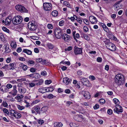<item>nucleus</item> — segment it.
Wrapping results in <instances>:
<instances>
[{"label":"nucleus","mask_w":127,"mask_h":127,"mask_svg":"<svg viewBox=\"0 0 127 127\" xmlns=\"http://www.w3.org/2000/svg\"><path fill=\"white\" fill-rule=\"evenodd\" d=\"M47 92V89L46 88H40V93H42Z\"/></svg>","instance_id":"30"},{"label":"nucleus","mask_w":127,"mask_h":127,"mask_svg":"<svg viewBox=\"0 0 127 127\" xmlns=\"http://www.w3.org/2000/svg\"><path fill=\"white\" fill-rule=\"evenodd\" d=\"M47 27L49 29H52L53 28V26L51 24H48L47 26Z\"/></svg>","instance_id":"44"},{"label":"nucleus","mask_w":127,"mask_h":127,"mask_svg":"<svg viewBox=\"0 0 127 127\" xmlns=\"http://www.w3.org/2000/svg\"><path fill=\"white\" fill-rule=\"evenodd\" d=\"M40 63L43 65L45 64L47 65L50 64V62L48 61L47 60L42 59H41V61H40Z\"/></svg>","instance_id":"17"},{"label":"nucleus","mask_w":127,"mask_h":127,"mask_svg":"<svg viewBox=\"0 0 127 127\" xmlns=\"http://www.w3.org/2000/svg\"><path fill=\"white\" fill-rule=\"evenodd\" d=\"M89 79L91 80H95V77L93 75H90L89 76Z\"/></svg>","instance_id":"50"},{"label":"nucleus","mask_w":127,"mask_h":127,"mask_svg":"<svg viewBox=\"0 0 127 127\" xmlns=\"http://www.w3.org/2000/svg\"><path fill=\"white\" fill-rule=\"evenodd\" d=\"M34 75V78L37 79L38 78V76H39V74L37 73H33Z\"/></svg>","instance_id":"49"},{"label":"nucleus","mask_w":127,"mask_h":127,"mask_svg":"<svg viewBox=\"0 0 127 127\" xmlns=\"http://www.w3.org/2000/svg\"><path fill=\"white\" fill-rule=\"evenodd\" d=\"M46 46L49 48V49L52 50L54 47V46L51 43H47Z\"/></svg>","instance_id":"28"},{"label":"nucleus","mask_w":127,"mask_h":127,"mask_svg":"<svg viewBox=\"0 0 127 127\" xmlns=\"http://www.w3.org/2000/svg\"><path fill=\"white\" fill-rule=\"evenodd\" d=\"M12 20V18L11 17H8L6 18L5 20V24L6 25H9Z\"/></svg>","instance_id":"19"},{"label":"nucleus","mask_w":127,"mask_h":127,"mask_svg":"<svg viewBox=\"0 0 127 127\" xmlns=\"http://www.w3.org/2000/svg\"><path fill=\"white\" fill-rule=\"evenodd\" d=\"M107 41H109V40L104 41L105 43L106 44H107L106 47L107 48L112 51H115L116 49V48L115 45L110 42L107 44L106 43L108 42H107Z\"/></svg>","instance_id":"5"},{"label":"nucleus","mask_w":127,"mask_h":127,"mask_svg":"<svg viewBox=\"0 0 127 127\" xmlns=\"http://www.w3.org/2000/svg\"><path fill=\"white\" fill-rule=\"evenodd\" d=\"M3 48L5 50V53H9L11 51V50L9 48V45L7 43L4 44L3 46Z\"/></svg>","instance_id":"12"},{"label":"nucleus","mask_w":127,"mask_h":127,"mask_svg":"<svg viewBox=\"0 0 127 127\" xmlns=\"http://www.w3.org/2000/svg\"><path fill=\"white\" fill-rule=\"evenodd\" d=\"M107 113L111 115L113 113V111L111 109H109L108 110Z\"/></svg>","instance_id":"59"},{"label":"nucleus","mask_w":127,"mask_h":127,"mask_svg":"<svg viewBox=\"0 0 127 127\" xmlns=\"http://www.w3.org/2000/svg\"><path fill=\"white\" fill-rule=\"evenodd\" d=\"M52 82L51 80H47L45 81V83L46 85H48L50 84Z\"/></svg>","instance_id":"40"},{"label":"nucleus","mask_w":127,"mask_h":127,"mask_svg":"<svg viewBox=\"0 0 127 127\" xmlns=\"http://www.w3.org/2000/svg\"><path fill=\"white\" fill-rule=\"evenodd\" d=\"M15 64L13 63H10L9 65V66L11 67L10 68L9 70H13L15 69L14 65Z\"/></svg>","instance_id":"32"},{"label":"nucleus","mask_w":127,"mask_h":127,"mask_svg":"<svg viewBox=\"0 0 127 127\" xmlns=\"http://www.w3.org/2000/svg\"><path fill=\"white\" fill-rule=\"evenodd\" d=\"M39 101V99L35 100L32 103V105H33L37 103Z\"/></svg>","instance_id":"51"},{"label":"nucleus","mask_w":127,"mask_h":127,"mask_svg":"<svg viewBox=\"0 0 127 127\" xmlns=\"http://www.w3.org/2000/svg\"><path fill=\"white\" fill-rule=\"evenodd\" d=\"M54 127H62L63 124L61 122H55L54 124Z\"/></svg>","instance_id":"22"},{"label":"nucleus","mask_w":127,"mask_h":127,"mask_svg":"<svg viewBox=\"0 0 127 127\" xmlns=\"http://www.w3.org/2000/svg\"><path fill=\"white\" fill-rule=\"evenodd\" d=\"M48 109V107L47 106H44L42 107L41 110V113H45V112L47 111Z\"/></svg>","instance_id":"25"},{"label":"nucleus","mask_w":127,"mask_h":127,"mask_svg":"<svg viewBox=\"0 0 127 127\" xmlns=\"http://www.w3.org/2000/svg\"><path fill=\"white\" fill-rule=\"evenodd\" d=\"M23 97V96L22 95H18L17 96L15 97V98L18 100L19 99L22 98Z\"/></svg>","instance_id":"34"},{"label":"nucleus","mask_w":127,"mask_h":127,"mask_svg":"<svg viewBox=\"0 0 127 127\" xmlns=\"http://www.w3.org/2000/svg\"><path fill=\"white\" fill-rule=\"evenodd\" d=\"M108 36L111 39H113L115 41L117 40V38L114 35L111 34H108Z\"/></svg>","instance_id":"26"},{"label":"nucleus","mask_w":127,"mask_h":127,"mask_svg":"<svg viewBox=\"0 0 127 127\" xmlns=\"http://www.w3.org/2000/svg\"><path fill=\"white\" fill-rule=\"evenodd\" d=\"M63 81L65 84L67 85L70 83L71 80L67 77H66L63 78Z\"/></svg>","instance_id":"18"},{"label":"nucleus","mask_w":127,"mask_h":127,"mask_svg":"<svg viewBox=\"0 0 127 127\" xmlns=\"http://www.w3.org/2000/svg\"><path fill=\"white\" fill-rule=\"evenodd\" d=\"M116 16V15L115 14H113L111 15V17L113 19L115 18Z\"/></svg>","instance_id":"63"},{"label":"nucleus","mask_w":127,"mask_h":127,"mask_svg":"<svg viewBox=\"0 0 127 127\" xmlns=\"http://www.w3.org/2000/svg\"><path fill=\"white\" fill-rule=\"evenodd\" d=\"M52 16L54 17H56L58 15V12L56 10H54L51 13Z\"/></svg>","instance_id":"31"},{"label":"nucleus","mask_w":127,"mask_h":127,"mask_svg":"<svg viewBox=\"0 0 127 127\" xmlns=\"http://www.w3.org/2000/svg\"><path fill=\"white\" fill-rule=\"evenodd\" d=\"M0 37L2 41H5L4 40L5 38L3 34L1 33H0Z\"/></svg>","instance_id":"37"},{"label":"nucleus","mask_w":127,"mask_h":127,"mask_svg":"<svg viewBox=\"0 0 127 127\" xmlns=\"http://www.w3.org/2000/svg\"><path fill=\"white\" fill-rule=\"evenodd\" d=\"M105 100L103 99H101L99 100V102L100 103L103 104L105 102Z\"/></svg>","instance_id":"53"},{"label":"nucleus","mask_w":127,"mask_h":127,"mask_svg":"<svg viewBox=\"0 0 127 127\" xmlns=\"http://www.w3.org/2000/svg\"><path fill=\"white\" fill-rule=\"evenodd\" d=\"M34 61L31 60H29L28 62V64H34Z\"/></svg>","instance_id":"58"},{"label":"nucleus","mask_w":127,"mask_h":127,"mask_svg":"<svg viewBox=\"0 0 127 127\" xmlns=\"http://www.w3.org/2000/svg\"><path fill=\"white\" fill-rule=\"evenodd\" d=\"M47 92H52L54 90L53 88L51 87H49L47 88Z\"/></svg>","instance_id":"48"},{"label":"nucleus","mask_w":127,"mask_h":127,"mask_svg":"<svg viewBox=\"0 0 127 127\" xmlns=\"http://www.w3.org/2000/svg\"><path fill=\"white\" fill-rule=\"evenodd\" d=\"M6 86V87L7 89H8V91L9 89L11 88L12 87V85L11 84H7V85Z\"/></svg>","instance_id":"55"},{"label":"nucleus","mask_w":127,"mask_h":127,"mask_svg":"<svg viewBox=\"0 0 127 127\" xmlns=\"http://www.w3.org/2000/svg\"><path fill=\"white\" fill-rule=\"evenodd\" d=\"M41 75L43 76H46L47 75L46 72L45 71H43L41 73Z\"/></svg>","instance_id":"56"},{"label":"nucleus","mask_w":127,"mask_h":127,"mask_svg":"<svg viewBox=\"0 0 127 127\" xmlns=\"http://www.w3.org/2000/svg\"><path fill=\"white\" fill-rule=\"evenodd\" d=\"M16 9L21 13H27L28 11L24 7L20 5H17L15 7Z\"/></svg>","instance_id":"6"},{"label":"nucleus","mask_w":127,"mask_h":127,"mask_svg":"<svg viewBox=\"0 0 127 127\" xmlns=\"http://www.w3.org/2000/svg\"><path fill=\"white\" fill-rule=\"evenodd\" d=\"M70 126L71 127H78V124L74 123H70Z\"/></svg>","instance_id":"35"},{"label":"nucleus","mask_w":127,"mask_h":127,"mask_svg":"<svg viewBox=\"0 0 127 127\" xmlns=\"http://www.w3.org/2000/svg\"><path fill=\"white\" fill-rule=\"evenodd\" d=\"M18 91L20 94H24L26 91V89L22 87H19L18 88Z\"/></svg>","instance_id":"20"},{"label":"nucleus","mask_w":127,"mask_h":127,"mask_svg":"<svg viewBox=\"0 0 127 127\" xmlns=\"http://www.w3.org/2000/svg\"><path fill=\"white\" fill-rule=\"evenodd\" d=\"M29 87H32L35 85V84L34 83L32 82L29 83Z\"/></svg>","instance_id":"52"},{"label":"nucleus","mask_w":127,"mask_h":127,"mask_svg":"<svg viewBox=\"0 0 127 127\" xmlns=\"http://www.w3.org/2000/svg\"><path fill=\"white\" fill-rule=\"evenodd\" d=\"M1 91L2 92H7L8 91L6 86H2L0 88Z\"/></svg>","instance_id":"23"},{"label":"nucleus","mask_w":127,"mask_h":127,"mask_svg":"<svg viewBox=\"0 0 127 127\" xmlns=\"http://www.w3.org/2000/svg\"><path fill=\"white\" fill-rule=\"evenodd\" d=\"M23 19L22 17L20 16H15L12 19V23L14 25H18L21 23Z\"/></svg>","instance_id":"2"},{"label":"nucleus","mask_w":127,"mask_h":127,"mask_svg":"<svg viewBox=\"0 0 127 127\" xmlns=\"http://www.w3.org/2000/svg\"><path fill=\"white\" fill-rule=\"evenodd\" d=\"M22 65H23L22 69L24 70H27L28 67L25 65H24L23 64H22Z\"/></svg>","instance_id":"42"},{"label":"nucleus","mask_w":127,"mask_h":127,"mask_svg":"<svg viewBox=\"0 0 127 127\" xmlns=\"http://www.w3.org/2000/svg\"><path fill=\"white\" fill-rule=\"evenodd\" d=\"M64 21L62 20L59 22V25L60 26H62L64 25Z\"/></svg>","instance_id":"60"},{"label":"nucleus","mask_w":127,"mask_h":127,"mask_svg":"<svg viewBox=\"0 0 127 127\" xmlns=\"http://www.w3.org/2000/svg\"><path fill=\"white\" fill-rule=\"evenodd\" d=\"M2 30L4 32L8 33H10V32L9 30L6 28L3 27L2 28Z\"/></svg>","instance_id":"36"},{"label":"nucleus","mask_w":127,"mask_h":127,"mask_svg":"<svg viewBox=\"0 0 127 127\" xmlns=\"http://www.w3.org/2000/svg\"><path fill=\"white\" fill-rule=\"evenodd\" d=\"M56 97V96L52 94H50L47 96V98L50 99H52Z\"/></svg>","instance_id":"38"},{"label":"nucleus","mask_w":127,"mask_h":127,"mask_svg":"<svg viewBox=\"0 0 127 127\" xmlns=\"http://www.w3.org/2000/svg\"><path fill=\"white\" fill-rule=\"evenodd\" d=\"M83 30L84 31L86 32L88 31L89 28L87 26H85L83 27Z\"/></svg>","instance_id":"47"},{"label":"nucleus","mask_w":127,"mask_h":127,"mask_svg":"<svg viewBox=\"0 0 127 127\" xmlns=\"http://www.w3.org/2000/svg\"><path fill=\"white\" fill-rule=\"evenodd\" d=\"M43 9L45 11H49L52 8V5L50 3L45 2L43 3Z\"/></svg>","instance_id":"7"},{"label":"nucleus","mask_w":127,"mask_h":127,"mask_svg":"<svg viewBox=\"0 0 127 127\" xmlns=\"http://www.w3.org/2000/svg\"><path fill=\"white\" fill-rule=\"evenodd\" d=\"M82 93L83 94V96L85 98L87 99H89L90 98V93L87 91H83Z\"/></svg>","instance_id":"16"},{"label":"nucleus","mask_w":127,"mask_h":127,"mask_svg":"<svg viewBox=\"0 0 127 127\" xmlns=\"http://www.w3.org/2000/svg\"><path fill=\"white\" fill-rule=\"evenodd\" d=\"M16 86L15 85L13 86V89L12 91L9 93V94H12V95L14 96L17 94V91L16 90Z\"/></svg>","instance_id":"15"},{"label":"nucleus","mask_w":127,"mask_h":127,"mask_svg":"<svg viewBox=\"0 0 127 127\" xmlns=\"http://www.w3.org/2000/svg\"><path fill=\"white\" fill-rule=\"evenodd\" d=\"M113 102L116 105L115 106H119V104H120V102L119 100L116 98H114L113 99Z\"/></svg>","instance_id":"27"},{"label":"nucleus","mask_w":127,"mask_h":127,"mask_svg":"<svg viewBox=\"0 0 127 127\" xmlns=\"http://www.w3.org/2000/svg\"><path fill=\"white\" fill-rule=\"evenodd\" d=\"M9 114L10 115L14 117L17 119H19L21 117V114L20 113L13 110L10 111Z\"/></svg>","instance_id":"4"},{"label":"nucleus","mask_w":127,"mask_h":127,"mask_svg":"<svg viewBox=\"0 0 127 127\" xmlns=\"http://www.w3.org/2000/svg\"><path fill=\"white\" fill-rule=\"evenodd\" d=\"M35 110L37 113H40V107L38 106H36L35 108Z\"/></svg>","instance_id":"41"},{"label":"nucleus","mask_w":127,"mask_h":127,"mask_svg":"<svg viewBox=\"0 0 127 127\" xmlns=\"http://www.w3.org/2000/svg\"><path fill=\"white\" fill-rule=\"evenodd\" d=\"M74 119L76 121L81 122L82 121L83 119V117L81 115H77L74 116Z\"/></svg>","instance_id":"13"},{"label":"nucleus","mask_w":127,"mask_h":127,"mask_svg":"<svg viewBox=\"0 0 127 127\" xmlns=\"http://www.w3.org/2000/svg\"><path fill=\"white\" fill-rule=\"evenodd\" d=\"M17 107L20 110H22L25 108V107L23 106H21L20 105L17 104Z\"/></svg>","instance_id":"33"},{"label":"nucleus","mask_w":127,"mask_h":127,"mask_svg":"<svg viewBox=\"0 0 127 127\" xmlns=\"http://www.w3.org/2000/svg\"><path fill=\"white\" fill-rule=\"evenodd\" d=\"M116 83L118 85H123L124 83V78L123 76L120 74H117L115 78Z\"/></svg>","instance_id":"1"},{"label":"nucleus","mask_w":127,"mask_h":127,"mask_svg":"<svg viewBox=\"0 0 127 127\" xmlns=\"http://www.w3.org/2000/svg\"><path fill=\"white\" fill-rule=\"evenodd\" d=\"M2 104L3 106L4 107H7L8 106L7 104L5 102H4L3 101Z\"/></svg>","instance_id":"64"},{"label":"nucleus","mask_w":127,"mask_h":127,"mask_svg":"<svg viewBox=\"0 0 127 127\" xmlns=\"http://www.w3.org/2000/svg\"><path fill=\"white\" fill-rule=\"evenodd\" d=\"M24 102L25 103H26V105L25 106L26 107H28L30 106V103L29 102H27V100H24Z\"/></svg>","instance_id":"54"},{"label":"nucleus","mask_w":127,"mask_h":127,"mask_svg":"<svg viewBox=\"0 0 127 127\" xmlns=\"http://www.w3.org/2000/svg\"><path fill=\"white\" fill-rule=\"evenodd\" d=\"M72 46H69L67 48L65 49V51H70L72 50Z\"/></svg>","instance_id":"62"},{"label":"nucleus","mask_w":127,"mask_h":127,"mask_svg":"<svg viewBox=\"0 0 127 127\" xmlns=\"http://www.w3.org/2000/svg\"><path fill=\"white\" fill-rule=\"evenodd\" d=\"M101 26L104 30L107 33H110V31L108 28L107 27L103 24L101 25Z\"/></svg>","instance_id":"21"},{"label":"nucleus","mask_w":127,"mask_h":127,"mask_svg":"<svg viewBox=\"0 0 127 127\" xmlns=\"http://www.w3.org/2000/svg\"><path fill=\"white\" fill-rule=\"evenodd\" d=\"M89 20L92 24H95L97 22L96 18L93 16H91L89 17Z\"/></svg>","instance_id":"14"},{"label":"nucleus","mask_w":127,"mask_h":127,"mask_svg":"<svg viewBox=\"0 0 127 127\" xmlns=\"http://www.w3.org/2000/svg\"><path fill=\"white\" fill-rule=\"evenodd\" d=\"M120 5L118 4H115L114 6L115 9H119L120 8Z\"/></svg>","instance_id":"45"},{"label":"nucleus","mask_w":127,"mask_h":127,"mask_svg":"<svg viewBox=\"0 0 127 127\" xmlns=\"http://www.w3.org/2000/svg\"><path fill=\"white\" fill-rule=\"evenodd\" d=\"M28 26L29 28L31 31L35 30L37 28V26L35 24L32 22H29V23Z\"/></svg>","instance_id":"8"},{"label":"nucleus","mask_w":127,"mask_h":127,"mask_svg":"<svg viewBox=\"0 0 127 127\" xmlns=\"http://www.w3.org/2000/svg\"><path fill=\"white\" fill-rule=\"evenodd\" d=\"M55 35L56 37L58 39L62 38L63 36V33L61 29L59 28H56L55 30Z\"/></svg>","instance_id":"3"},{"label":"nucleus","mask_w":127,"mask_h":127,"mask_svg":"<svg viewBox=\"0 0 127 127\" xmlns=\"http://www.w3.org/2000/svg\"><path fill=\"white\" fill-rule=\"evenodd\" d=\"M26 79L25 78H22L20 79H18L17 80V81L19 82H21L22 81H26Z\"/></svg>","instance_id":"57"},{"label":"nucleus","mask_w":127,"mask_h":127,"mask_svg":"<svg viewBox=\"0 0 127 127\" xmlns=\"http://www.w3.org/2000/svg\"><path fill=\"white\" fill-rule=\"evenodd\" d=\"M76 20H77L78 22L80 24H82V21L81 18L76 16Z\"/></svg>","instance_id":"39"},{"label":"nucleus","mask_w":127,"mask_h":127,"mask_svg":"<svg viewBox=\"0 0 127 127\" xmlns=\"http://www.w3.org/2000/svg\"><path fill=\"white\" fill-rule=\"evenodd\" d=\"M114 111L115 113L119 114L120 112L122 113L123 112L122 108L120 105L119 106H115V108L114 109Z\"/></svg>","instance_id":"9"},{"label":"nucleus","mask_w":127,"mask_h":127,"mask_svg":"<svg viewBox=\"0 0 127 127\" xmlns=\"http://www.w3.org/2000/svg\"><path fill=\"white\" fill-rule=\"evenodd\" d=\"M10 45L12 48H16L17 45L16 42L14 41H12L11 42Z\"/></svg>","instance_id":"24"},{"label":"nucleus","mask_w":127,"mask_h":127,"mask_svg":"<svg viewBox=\"0 0 127 127\" xmlns=\"http://www.w3.org/2000/svg\"><path fill=\"white\" fill-rule=\"evenodd\" d=\"M83 21L84 23L87 25H89V23L88 20L85 19H83Z\"/></svg>","instance_id":"43"},{"label":"nucleus","mask_w":127,"mask_h":127,"mask_svg":"<svg viewBox=\"0 0 127 127\" xmlns=\"http://www.w3.org/2000/svg\"><path fill=\"white\" fill-rule=\"evenodd\" d=\"M3 111L4 113L7 114H8L9 113V112H8V109L5 108H3Z\"/></svg>","instance_id":"61"},{"label":"nucleus","mask_w":127,"mask_h":127,"mask_svg":"<svg viewBox=\"0 0 127 127\" xmlns=\"http://www.w3.org/2000/svg\"><path fill=\"white\" fill-rule=\"evenodd\" d=\"M62 37L64 41L66 42H69L71 39V36L66 33H64Z\"/></svg>","instance_id":"11"},{"label":"nucleus","mask_w":127,"mask_h":127,"mask_svg":"<svg viewBox=\"0 0 127 127\" xmlns=\"http://www.w3.org/2000/svg\"><path fill=\"white\" fill-rule=\"evenodd\" d=\"M77 16L75 15H74L73 17H71L70 18V19L71 20V21L72 22H74V21L75 20H76V19L74 17H76Z\"/></svg>","instance_id":"46"},{"label":"nucleus","mask_w":127,"mask_h":127,"mask_svg":"<svg viewBox=\"0 0 127 127\" xmlns=\"http://www.w3.org/2000/svg\"><path fill=\"white\" fill-rule=\"evenodd\" d=\"M23 52L29 55H31L32 53V52L30 50L26 49H24L23 51Z\"/></svg>","instance_id":"29"},{"label":"nucleus","mask_w":127,"mask_h":127,"mask_svg":"<svg viewBox=\"0 0 127 127\" xmlns=\"http://www.w3.org/2000/svg\"><path fill=\"white\" fill-rule=\"evenodd\" d=\"M74 51L75 55L80 54L82 53V50L81 48H79L75 46L74 48Z\"/></svg>","instance_id":"10"}]
</instances>
